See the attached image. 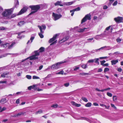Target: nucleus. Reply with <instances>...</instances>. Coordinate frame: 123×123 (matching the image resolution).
Returning <instances> with one entry per match:
<instances>
[{"label":"nucleus","mask_w":123,"mask_h":123,"mask_svg":"<svg viewBox=\"0 0 123 123\" xmlns=\"http://www.w3.org/2000/svg\"><path fill=\"white\" fill-rule=\"evenodd\" d=\"M88 73H81L79 74V75H81L82 76H84L85 75H88Z\"/></svg>","instance_id":"bb28decb"},{"label":"nucleus","mask_w":123,"mask_h":123,"mask_svg":"<svg viewBox=\"0 0 123 123\" xmlns=\"http://www.w3.org/2000/svg\"><path fill=\"white\" fill-rule=\"evenodd\" d=\"M9 73L8 72H4L1 74V76L2 78H5L6 77H7V76H6Z\"/></svg>","instance_id":"ddd939ff"},{"label":"nucleus","mask_w":123,"mask_h":123,"mask_svg":"<svg viewBox=\"0 0 123 123\" xmlns=\"http://www.w3.org/2000/svg\"><path fill=\"white\" fill-rule=\"evenodd\" d=\"M68 61H64V62H58L56 63V65H57V66L58 67V68H59L60 66V65L61 64H62V63H65L66 62H68Z\"/></svg>","instance_id":"4468645a"},{"label":"nucleus","mask_w":123,"mask_h":123,"mask_svg":"<svg viewBox=\"0 0 123 123\" xmlns=\"http://www.w3.org/2000/svg\"><path fill=\"white\" fill-rule=\"evenodd\" d=\"M69 83H67L64 84V86L66 87H68L69 85Z\"/></svg>","instance_id":"c03bdc74"},{"label":"nucleus","mask_w":123,"mask_h":123,"mask_svg":"<svg viewBox=\"0 0 123 123\" xmlns=\"http://www.w3.org/2000/svg\"><path fill=\"white\" fill-rule=\"evenodd\" d=\"M109 70V69L108 68H105L104 70V72H106Z\"/></svg>","instance_id":"a19ab883"},{"label":"nucleus","mask_w":123,"mask_h":123,"mask_svg":"<svg viewBox=\"0 0 123 123\" xmlns=\"http://www.w3.org/2000/svg\"><path fill=\"white\" fill-rule=\"evenodd\" d=\"M87 28H84L83 29H80V30L78 31L80 32H82L84 31L85 29H86Z\"/></svg>","instance_id":"7c9ffc66"},{"label":"nucleus","mask_w":123,"mask_h":123,"mask_svg":"<svg viewBox=\"0 0 123 123\" xmlns=\"http://www.w3.org/2000/svg\"><path fill=\"white\" fill-rule=\"evenodd\" d=\"M26 78L29 79H30L31 78V76L30 75H27L26 76Z\"/></svg>","instance_id":"79ce46f5"},{"label":"nucleus","mask_w":123,"mask_h":123,"mask_svg":"<svg viewBox=\"0 0 123 123\" xmlns=\"http://www.w3.org/2000/svg\"><path fill=\"white\" fill-rule=\"evenodd\" d=\"M62 11V9L61 8H59L57 9L56 11L57 13H60Z\"/></svg>","instance_id":"a878e982"},{"label":"nucleus","mask_w":123,"mask_h":123,"mask_svg":"<svg viewBox=\"0 0 123 123\" xmlns=\"http://www.w3.org/2000/svg\"><path fill=\"white\" fill-rule=\"evenodd\" d=\"M81 105L80 104H76L75 106L76 107H79Z\"/></svg>","instance_id":"0e129e2a"},{"label":"nucleus","mask_w":123,"mask_h":123,"mask_svg":"<svg viewBox=\"0 0 123 123\" xmlns=\"http://www.w3.org/2000/svg\"><path fill=\"white\" fill-rule=\"evenodd\" d=\"M57 40H56V41H54V42H53L51 44H50V45H52L53 44L55 43H56L57 42Z\"/></svg>","instance_id":"bf43d9fd"},{"label":"nucleus","mask_w":123,"mask_h":123,"mask_svg":"<svg viewBox=\"0 0 123 123\" xmlns=\"http://www.w3.org/2000/svg\"><path fill=\"white\" fill-rule=\"evenodd\" d=\"M51 74H48L47 76L46 77V78H49L51 77Z\"/></svg>","instance_id":"603ef678"},{"label":"nucleus","mask_w":123,"mask_h":123,"mask_svg":"<svg viewBox=\"0 0 123 123\" xmlns=\"http://www.w3.org/2000/svg\"><path fill=\"white\" fill-rule=\"evenodd\" d=\"M34 37L31 36L30 39V40L31 41H30V40H28V42L27 43V44H28V43H31L33 41L34 39Z\"/></svg>","instance_id":"f3484780"},{"label":"nucleus","mask_w":123,"mask_h":123,"mask_svg":"<svg viewBox=\"0 0 123 123\" xmlns=\"http://www.w3.org/2000/svg\"><path fill=\"white\" fill-rule=\"evenodd\" d=\"M25 23V22L24 21H22L18 23V25L20 26H21L23 25Z\"/></svg>","instance_id":"412c9836"},{"label":"nucleus","mask_w":123,"mask_h":123,"mask_svg":"<svg viewBox=\"0 0 123 123\" xmlns=\"http://www.w3.org/2000/svg\"><path fill=\"white\" fill-rule=\"evenodd\" d=\"M58 106V105L57 104H55V105H52L51 106L52 107H53L55 108H56Z\"/></svg>","instance_id":"ea45409f"},{"label":"nucleus","mask_w":123,"mask_h":123,"mask_svg":"<svg viewBox=\"0 0 123 123\" xmlns=\"http://www.w3.org/2000/svg\"><path fill=\"white\" fill-rule=\"evenodd\" d=\"M118 62V60H113L111 61V62L112 65L115 64L116 63Z\"/></svg>","instance_id":"dca6fc26"},{"label":"nucleus","mask_w":123,"mask_h":123,"mask_svg":"<svg viewBox=\"0 0 123 123\" xmlns=\"http://www.w3.org/2000/svg\"><path fill=\"white\" fill-rule=\"evenodd\" d=\"M114 20L117 23H120L123 22V18L122 17H118L114 18Z\"/></svg>","instance_id":"0eeeda50"},{"label":"nucleus","mask_w":123,"mask_h":123,"mask_svg":"<svg viewBox=\"0 0 123 123\" xmlns=\"http://www.w3.org/2000/svg\"><path fill=\"white\" fill-rule=\"evenodd\" d=\"M34 52L35 54L34 55L29 57L30 60H36L38 59L37 56L39 55V52L38 51H35Z\"/></svg>","instance_id":"20e7f679"},{"label":"nucleus","mask_w":123,"mask_h":123,"mask_svg":"<svg viewBox=\"0 0 123 123\" xmlns=\"http://www.w3.org/2000/svg\"><path fill=\"white\" fill-rule=\"evenodd\" d=\"M19 5V2L18 0H17L16 1V4L15 6H16Z\"/></svg>","instance_id":"8fccbe9b"},{"label":"nucleus","mask_w":123,"mask_h":123,"mask_svg":"<svg viewBox=\"0 0 123 123\" xmlns=\"http://www.w3.org/2000/svg\"><path fill=\"white\" fill-rule=\"evenodd\" d=\"M91 16L90 14H87L86 15L82 20L81 23H83L85 22L87 19L90 20L91 19Z\"/></svg>","instance_id":"423d86ee"},{"label":"nucleus","mask_w":123,"mask_h":123,"mask_svg":"<svg viewBox=\"0 0 123 123\" xmlns=\"http://www.w3.org/2000/svg\"><path fill=\"white\" fill-rule=\"evenodd\" d=\"M62 3V2L61 1H57L54 4L55 6L59 5L61 6H63V5L61 4Z\"/></svg>","instance_id":"f8f14e48"},{"label":"nucleus","mask_w":123,"mask_h":123,"mask_svg":"<svg viewBox=\"0 0 123 123\" xmlns=\"http://www.w3.org/2000/svg\"><path fill=\"white\" fill-rule=\"evenodd\" d=\"M95 90L98 92H103L105 91V89L101 90H100L98 88H96L95 89Z\"/></svg>","instance_id":"cd10ccee"},{"label":"nucleus","mask_w":123,"mask_h":123,"mask_svg":"<svg viewBox=\"0 0 123 123\" xmlns=\"http://www.w3.org/2000/svg\"><path fill=\"white\" fill-rule=\"evenodd\" d=\"M21 92H17L15 94V93H14L13 94V95H16V94H20L21 93Z\"/></svg>","instance_id":"6e6d98bb"},{"label":"nucleus","mask_w":123,"mask_h":123,"mask_svg":"<svg viewBox=\"0 0 123 123\" xmlns=\"http://www.w3.org/2000/svg\"><path fill=\"white\" fill-rule=\"evenodd\" d=\"M93 105L95 106H98V104L96 103H93Z\"/></svg>","instance_id":"e2e57ef3"},{"label":"nucleus","mask_w":123,"mask_h":123,"mask_svg":"<svg viewBox=\"0 0 123 123\" xmlns=\"http://www.w3.org/2000/svg\"><path fill=\"white\" fill-rule=\"evenodd\" d=\"M92 104L91 103H88L86 104L85 105V106L86 107H91L92 105Z\"/></svg>","instance_id":"393cba45"},{"label":"nucleus","mask_w":123,"mask_h":123,"mask_svg":"<svg viewBox=\"0 0 123 123\" xmlns=\"http://www.w3.org/2000/svg\"><path fill=\"white\" fill-rule=\"evenodd\" d=\"M63 70H62L59 72H57L56 73V74H63Z\"/></svg>","instance_id":"2f4dec72"},{"label":"nucleus","mask_w":123,"mask_h":123,"mask_svg":"<svg viewBox=\"0 0 123 123\" xmlns=\"http://www.w3.org/2000/svg\"><path fill=\"white\" fill-rule=\"evenodd\" d=\"M108 8L107 6H103V8L104 9H107Z\"/></svg>","instance_id":"13d9d810"},{"label":"nucleus","mask_w":123,"mask_h":123,"mask_svg":"<svg viewBox=\"0 0 123 123\" xmlns=\"http://www.w3.org/2000/svg\"><path fill=\"white\" fill-rule=\"evenodd\" d=\"M15 44V43H13L11 45H9V43H6L4 45V47H5L7 49H10Z\"/></svg>","instance_id":"1a4fd4ad"},{"label":"nucleus","mask_w":123,"mask_h":123,"mask_svg":"<svg viewBox=\"0 0 123 123\" xmlns=\"http://www.w3.org/2000/svg\"><path fill=\"white\" fill-rule=\"evenodd\" d=\"M38 27L39 28L40 30V32L38 33V35L41 38H43V36L42 34L44 33V31H43L42 30V28L41 26L38 25Z\"/></svg>","instance_id":"6e6552de"},{"label":"nucleus","mask_w":123,"mask_h":123,"mask_svg":"<svg viewBox=\"0 0 123 123\" xmlns=\"http://www.w3.org/2000/svg\"><path fill=\"white\" fill-rule=\"evenodd\" d=\"M39 50L40 52H42L44 51V48L43 47H41L40 48Z\"/></svg>","instance_id":"c85d7f7f"},{"label":"nucleus","mask_w":123,"mask_h":123,"mask_svg":"<svg viewBox=\"0 0 123 123\" xmlns=\"http://www.w3.org/2000/svg\"><path fill=\"white\" fill-rule=\"evenodd\" d=\"M19 103V99H17V100L16 101V103L17 104H18Z\"/></svg>","instance_id":"774afa93"},{"label":"nucleus","mask_w":123,"mask_h":123,"mask_svg":"<svg viewBox=\"0 0 123 123\" xmlns=\"http://www.w3.org/2000/svg\"><path fill=\"white\" fill-rule=\"evenodd\" d=\"M117 1H115L114 3L113 4V6L116 5L117 4Z\"/></svg>","instance_id":"3c124183"},{"label":"nucleus","mask_w":123,"mask_h":123,"mask_svg":"<svg viewBox=\"0 0 123 123\" xmlns=\"http://www.w3.org/2000/svg\"><path fill=\"white\" fill-rule=\"evenodd\" d=\"M113 100L114 101H115L117 99V97L116 96H114L113 97Z\"/></svg>","instance_id":"72a5a7b5"},{"label":"nucleus","mask_w":123,"mask_h":123,"mask_svg":"<svg viewBox=\"0 0 123 123\" xmlns=\"http://www.w3.org/2000/svg\"><path fill=\"white\" fill-rule=\"evenodd\" d=\"M50 67H49L47 68L45 70H44V71H46L49 70L50 69Z\"/></svg>","instance_id":"338daca9"},{"label":"nucleus","mask_w":123,"mask_h":123,"mask_svg":"<svg viewBox=\"0 0 123 123\" xmlns=\"http://www.w3.org/2000/svg\"><path fill=\"white\" fill-rule=\"evenodd\" d=\"M98 60L99 59L98 58L94 59H93L94 62H95L97 64L99 65V63L98 61Z\"/></svg>","instance_id":"5701e85b"},{"label":"nucleus","mask_w":123,"mask_h":123,"mask_svg":"<svg viewBox=\"0 0 123 123\" xmlns=\"http://www.w3.org/2000/svg\"><path fill=\"white\" fill-rule=\"evenodd\" d=\"M117 70L119 72H121L122 71V69L121 68H119L117 69Z\"/></svg>","instance_id":"680f3d73"},{"label":"nucleus","mask_w":123,"mask_h":123,"mask_svg":"<svg viewBox=\"0 0 123 123\" xmlns=\"http://www.w3.org/2000/svg\"><path fill=\"white\" fill-rule=\"evenodd\" d=\"M80 119H82V120H86L87 121H88L89 120V119L87 118L84 117H82L80 118Z\"/></svg>","instance_id":"c9c22d12"},{"label":"nucleus","mask_w":123,"mask_h":123,"mask_svg":"<svg viewBox=\"0 0 123 123\" xmlns=\"http://www.w3.org/2000/svg\"><path fill=\"white\" fill-rule=\"evenodd\" d=\"M25 32V31H23L21 32H20L18 33V36L20 35L21 33H23L24 32Z\"/></svg>","instance_id":"052dcab7"},{"label":"nucleus","mask_w":123,"mask_h":123,"mask_svg":"<svg viewBox=\"0 0 123 123\" xmlns=\"http://www.w3.org/2000/svg\"><path fill=\"white\" fill-rule=\"evenodd\" d=\"M105 62V60H103L100 62L101 65H103L104 64Z\"/></svg>","instance_id":"37998d69"},{"label":"nucleus","mask_w":123,"mask_h":123,"mask_svg":"<svg viewBox=\"0 0 123 123\" xmlns=\"http://www.w3.org/2000/svg\"><path fill=\"white\" fill-rule=\"evenodd\" d=\"M102 69L101 68L99 69L98 71V72H102Z\"/></svg>","instance_id":"4d7b16f0"},{"label":"nucleus","mask_w":123,"mask_h":123,"mask_svg":"<svg viewBox=\"0 0 123 123\" xmlns=\"http://www.w3.org/2000/svg\"><path fill=\"white\" fill-rule=\"evenodd\" d=\"M41 27H42L43 29V30H45L46 28V26L45 25H42Z\"/></svg>","instance_id":"09e8293b"},{"label":"nucleus","mask_w":123,"mask_h":123,"mask_svg":"<svg viewBox=\"0 0 123 123\" xmlns=\"http://www.w3.org/2000/svg\"><path fill=\"white\" fill-rule=\"evenodd\" d=\"M27 9V7H24L20 11L19 13L16 14H14L12 15L11 16V17L10 18H13L15 17L17 15H18L21 14L25 12Z\"/></svg>","instance_id":"f03ea898"},{"label":"nucleus","mask_w":123,"mask_h":123,"mask_svg":"<svg viewBox=\"0 0 123 123\" xmlns=\"http://www.w3.org/2000/svg\"><path fill=\"white\" fill-rule=\"evenodd\" d=\"M41 5H38L30 6V7L31 9V10L33 11H31L29 15H31L37 11L40 8Z\"/></svg>","instance_id":"f257e3e1"},{"label":"nucleus","mask_w":123,"mask_h":123,"mask_svg":"<svg viewBox=\"0 0 123 123\" xmlns=\"http://www.w3.org/2000/svg\"><path fill=\"white\" fill-rule=\"evenodd\" d=\"M68 38L69 37L68 36H66L64 38L61 40H59V42L60 43L63 42L67 40Z\"/></svg>","instance_id":"9b49d317"},{"label":"nucleus","mask_w":123,"mask_h":123,"mask_svg":"<svg viewBox=\"0 0 123 123\" xmlns=\"http://www.w3.org/2000/svg\"><path fill=\"white\" fill-rule=\"evenodd\" d=\"M21 115V112L17 114H16L15 115L13 116V117H15L20 116Z\"/></svg>","instance_id":"e433bc0d"},{"label":"nucleus","mask_w":123,"mask_h":123,"mask_svg":"<svg viewBox=\"0 0 123 123\" xmlns=\"http://www.w3.org/2000/svg\"><path fill=\"white\" fill-rule=\"evenodd\" d=\"M12 9H6L2 13V15L5 16H7L10 15L12 12Z\"/></svg>","instance_id":"7ed1b4c3"},{"label":"nucleus","mask_w":123,"mask_h":123,"mask_svg":"<svg viewBox=\"0 0 123 123\" xmlns=\"http://www.w3.org/2000/svg\"><path fill=\"white\" fill-rule=\"evenodd\" d=\"M80 7H78L77 8L75 9H73L72 10H71L70 11V12H74L75 11H78L80 10Z\"/></svg>","instance_id":"aec40b11"},{"label":"nucleus","mask_w":123,"mask_h":123,"mask_svg":"<svg viewBox=\"0 0 123 123\" xmlns=\"http://www.w3.org/2000/svg\"><path fill=\"white\" fill-rule=\"evenodd\" d=\"M82 100H83V101H84L85 102H87L88 101V100L85 97H82Z\"/></svg>","instance_id":"c756f323"},{"label":"nucleus","mask_w":123,"mask_h":123,"mask_svg":"<svg viewBox=\"0 0 123 123\" xmlns=\"http://www.w3.org/2000/svg\"><path fill=\"white\" fill-rule=\"evenodd\" d=\"M109 47H110L109 46H104L103 47H102L98 49H96L95 50V51L96 52V51H98V50H101V49H103L104 48H108Z\"/></svg>","instance_id":"4be33fe9"},{"label":"nucleus","mask_w":123,"mask_h":123,"mask_svg":"<svg viewBox=\"0 0 123 123\" xmlns=\"http://www.w3.org/2000/svg\"><path fill=\"white\" fill-rule=\"evenodd\" d=\"M51 68L52 69H57L58 68L56 64L53 65Z\"/></svg>","instance_id":"a211bd4d"},{"label":"nucleus","mask_w":123,"mask_h":123,"mask_svg":"<svg viewBox=\"0 0 123 123\" xmlns=\"http://www.w3.org/2000/svg\"><path fill=\"white\" fill-rule=\"evenodd\" d=\"M32 78L33 79H39L40 78L34 75L33 76Z\"/></svg>","instance_id":"473e14b6"},{"label":"nucleus","mask_w":123,"mask_h":123,"mask_svg":"<svg viewBox=\"0 0 123 123\" xmlns=\"http://www.w3.org/2000/svg\"><path fill=\"white\" fill-rule=\"evenodd\" d=\"M57 36V34H55L54 35L52 38L50 39L49 40V43H51L54 41L56 39Z\"/></svg>","instance_id":"9d476101"},{"label":"nucleus","mask_w":123,"mask_h":123,"mask_svg":"<svg viewBox=\"0 0 123 123\" xmlns=\"http://www.w3.org/2000/svg\"><path fill=\"white\" fill-rule=\"evenodd\" d=\"M7 101L6 98H4L2 99L0 101V103L2 104H4L6 103Z\"/></svg>","instance_id":"2eb2a0df"},{"label":"nucleus","mask_w":123,"mask_h":123,"mask_svg":"<svg viewBox=\"0 0 123 123\" xmlns=\"http://www.w3.org/2000/svg\"><path fill=\"white\" fill-rule=\"evenodd\" d=\"M79 68V67H76L74 69V71H75L77 70Z\"/></svg>","instance_id":"69168bd1"},{"label":"nucleus","mask_w":123,"mask_h":123,"mask_svg":"<svg viewBox=\"0 0 123 123\" xmlns=\"http://www.w3.org/2000/svg\"><path fill=\"white\" fill-rule=\"evenodd\" d=\"M5 28L4 27L2 26L0 27V30H4L5 29Z\"/></svg>","instance_id":"49530a36"},{"label":"nucleus","mask_w":123,"mask_h":123,"mask_svg":"<svg viewBox=\"0 0 123 123\" xmlns=\"http://www.w3.org/2000/svg\"><path fill=\"white\" fill-rule=\"evenodd\" d=\"M94 62L93 59H91V60H89L88 61V62L87 63H90V62L92 63V62Z\"/></svg>","instance_id":"de8ad7c7"},{"label":"nucleus","mask_w":123,"mask_h":123,"mask_svg":"<svg viewBox=\"0 0 123 123\" xmlns=\"http://www.w3.org/2000/svg\"><path fill=\"white\" fill-rule=\"evenodd\" d=\"M43 66L42 65H41L39 67V69H37V70H41V69L43 68Z\"/></svg>","instance_id":"5fc2aeb1"},{"label":"nucleus","mask_w":123,"mask_h":123,"mask_svg":"<svg viewBox=\"0 0 123 123\" xmlns=\"http://www.w3.org/2000/svg\"><path fill=\"white\" fill-rule=\"evenodd\" d=\"M111 105L112 107L114 109H117L116 107L115 106L114 104H111Z\"/></svg>","instance_id":"a18cd8bd"},{"label":"nucleus","mask_w":123,"mask_h":123,"mask_svg":"<svg viewBox=\"0 0 123 123\" xmlns=\"http://www.w3.org/2000/svg\"><path fill=\"white\" fill-rule=\"evenodd\" d=\"M52 15L53 19L54 20H56L62 17V15L61 14H57L54 12L52 13Z\"/></svg>","instance_id":"39448f33"},{"label":"nucleus","mask_w":123,"mask_h":123,"mask_svg":"<svg viewBox=\"0 0 123 123\" xmlns=\"http://www.w3.org/2000/svg\"><path fill=\"white\" fill-rule=\"evenodd\" d=\"M95 39L97 40H98L100 38V35H97L95 36Z\"/></svg>","instance_id":"f704fd0d"},{"label":"nucleus","mask_w":123,"mask_h":123,"mask_svg":"<svg viewBox=\"0 0 123 123\" xmlns=\"http://www.w3.org/2000/svg\"><path fill=\"white\" fill-rule=\"evenodd\" d=\"M74 2L73 1H71L68 2H65L64 3V5L66 6H69L72 4Z\"/></svg>","instance_id":"6ab92c4d"},{"label":"nucleus","mask_w":123,"mask_h":123,"mask_svg":"<svg viewBox=\"0 0 123 123\" xmlns=\"http://www.w3.org/2000/svg\"><path fill=\"white\" fill-rule=\"evenodd\" d=\"M42 113V111L41 110H39L36 112V114H40Z\"/></svg>","instance_id":"58836bf2"},{"label":"nucleus","mask_w":123,"mask_h":123,"mask_svg":"<svg viewBox=\"0 0 123 123\" xmlns=\"http://www.w3.org/2000/svg\"><path fill=\"white\" fill-rule=\"evenodd\" d=\"M6 81H0V84L1 83H6Z\"/></svg>","instance_id":"864d4df0"},{"label":"nucleus","mask_w":123,"mask_h":123,"mask_svg":"<svg viewBox=\"0 0 123 123\" xmlns=\"http://www.w3.org/2000/svg\"><path fill=\"white\" fill-rule=\"evenodd\" d=\"M106 94L107 96L110 97H112V94L111 93L107 92Z\"/></svg>","instance_id":"4c0bfd02"},{"label":"nucleus","mask_w":123,"mask_h":123,"mask_svg":"<svg viewBox=\"0 0 123 123\" xmlns=\"http://www.w3.org/2000/svg\"><path fill=\"white\" fill-rule=\"evenodd\" d=\"M87 63L86 64H82L81 65V67L85 69L87 68Z\"/></svg>","instance_id":"b1692460"}]
</instances>
